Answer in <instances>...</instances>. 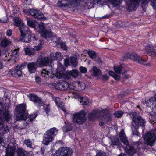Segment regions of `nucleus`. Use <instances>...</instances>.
<instances>
[{"label": "nucleus", "mask_w": 156, "mask_h": 156, "mask_svg": "<svg viewBox=\"0 0 156 156\" xmlns=\"http://www.w3.org/2000/svg\"><path fill=\"white\" fill-rule=\"evenodd\" d=\"M129 115L132 119L131 124L132 134L138 136L140 133L137 129L140 126H141L142 127L144 126L145 121L141 117L138 115L137 113L135 112L132 111L129 112Z\"/></svg>", "instance_id": "f257e3e1"}, {"label": "nucleus", "mask_w": 156, "mask_h": 156, "mask_svg": "<svg viewBox=\"0 0 156 156\" xmlns=\"http://www.w3.org/2000/svg\"><path fill=\"white\" fill-rule=\"evenodd\" d=\"M9 112L6 109L1 103L0 102V134L3 135L5 133L9 131L8 127L3 124V120L6 122L9 121Z\"/></svg>", "instance_id": "f03ea898"}, {"label": "nucleus", "mask_w": 156, "mask_h": 156, "mask_svg": "<svg viewBox=\"0 0 156 156\" xmlns=\"http://www.w3.org/2000/svg\"><path fill=\"white\" fill-rule=\"evenodd\" d=\"M51 61L48 57H40L38 58L36 62H31L29 63L27 67L30 72L31 73H34L36 71L38 66L42 67L47 65Z\"/></svg>", "instance_id": "7ed1b4c3"}, {"label": "nucleus", "mask_w": 156, "mask_h": 156, "mask_svg": "<svg viewBox=\"0 0 156 156\" xmlns=\"http://www.w3.org/2000/svg\"><path fill=\"white\" fill-rule=\"evenodd\" d=\"M16 119V121L25 120L27 119V112H26V105L21 104L17 106L15 109Z\"/></svg>", "instance_id": "20e7f679"}, {"label": "nucleus", "mask_w": 156, "mask_h": 156, "mask_svg": "<svg viewBox=\"0 0 156 156\" xmlns=\"http://www.w3.org/2000/svg\"><path fill=\"white\" fill-rule=\"evenodd\" d=\"M58 130L54 127L46 131L43 136V144L45 145L48 144L54 139V137L57 134Z\"/></svg>", "instance_id": "39448f33"}, {"label": "nucleus", "mask_w": 156, "mask_h": 156, "mask_svg": "<svg viewBox=\"0 0 156 156\" xmlns=\"http://www.w3.org/2000/svg\"><path fill=\"white\" fill-rule=\"evenodd\" d=\"M127 55V56L132 60L139 64L149 66L151 65L150 62H147V58L141 57L135 53H128Z\"/></svg>", "instance_id": "423d86ee"}, {"label": "nucleus", "mask_w": 156, "mask_h": 156, "mask_svg": "<svg viewBox=\"0 0 156 156\" xmlns=\"http://www.w3.org/2000/svg\"><path fill=\"white\" fill-rule=\"evenodd\" d=\"M156 140V129L153 131L147 132L144 137V142L147 145L152 146Z\"/></svg>", "instance_id": "0eeeda50"}, {"label": "nucleus", "mask_w": 156, "mask_h": 156, "mask_svg": "<svg viewBox=\"0 0 156 156\" xmlns=\"http://www.w3.org/2000/svg\"><path fill=\"white\" fill-rule=\"evenodd\" d=\"M120 138L122 142L127 146L125 148V150L126 153L129 156H133L136 152V149L133 146L128 145L129 142L126 136Z\"/></svg>", "instance_id": "6e6552de"}, {"label": "nucleus", "mask_w": 156, "mask_h": 156, "mask_svg": "<svg viewBox=\"0 0 156 156\" xmlns=\"http://www.w3.org/2000/svg\"><path fill=\"white\" fill-rule=\"evenodd\" d=\"M80 1L84 2L86 3H87V0H58L57 5L58 6L61 7H70L72 3L76 4Z\"/></svg>", "instance_id": "1a4fd4ad"}, {"label": "nucleus", "mask_w": 156, "mask_h": 156, "mask_svg": "<svg viewBox=\"0 0 156 156\" xmlns=\"http://www.w3.org/2000/svg\"><path fill=\"white\" fill-rule=\"evenodd\" d=\"M85 113L84 110H82L79 113H77L73 114L72 119L74 122L82 124L86 119Z\"/></svg>", "instance_id": "9d476101"}, {"label": "nucleus", "mask_w": 156, "mask_h": 156, "mask_svg": "<svg viewBox=\"0 0 156 156\" xmlns=\"http://www.w3.org/2000/svg\"><path fill=\"white\" fill-rule=\"evenodd\" d=\"M72 153L73 151L71 148L63 147L57 150L54 156H71Z\"/></svg>", "instance_id": "9b49d317"}, {"label": "nucleus", "mask_w": 156, "mask_h": 156, "mask_svg": "<svg viewBox=\"0 0 156 156\" xmlns=\"http://www.w3.org/2000/svg\"><path fill=\"white\" fill-rule=\"evenodd\" d=\"M25 11L26 12L29 13L34 18L38 20H41L44 17L43 14L40 11L34 9H29Z\"/></svg>", "instance_id": "f8f14e48"}, {"label": "nucleus", "mask_w": 156, "mask_h": 156, "mask_svg": "<svg viewBox=\"0 0 156 156\" xmlns=\"http://www.w3.org/2000/svg\"><path fill=\"white\" fill-rule=\"evenodd\" d=\"M102 114H99L98 117V119L99 121V125L101 126L104 125L105 123L110 121L111 119V115L105 113V110Z\"/></svg>", "instance_id": "ddd939ff"}, {"label": "nucleus", "mask_w": 156, "mask_h": 156, "mask_svg": "<svg viewBox=\"0 0 156 156\" xmlns=\"http://www.w3.org/2000/svg\"><path fill=\"white\" fill-rule=\"evenodd\" d=\"M69 87L68 83L65 81L57 83L55 85V88L59 90H64L67 89Z\"/></svg>", "instance_id": "4468645a"}, {"label": "nucleus", "mask_w": 156, "mask_h": 156, "mask_svg": "<svg viewBox=\"0 0 156 156\" xmlns=\"http://www.w3.org/2000/svg\"><path fill=\"white\" fill-rule=\"evenodd\" d=\"M41 76L44 78V79L48 80L49 78H52L54 76L51 71L46 69H43L41 71Z\"/></svg>", "instance_id": "2eb2a0df"}, {"label": "nucleus", "mask_w": 156, "mask_h": 156, "mask_svg": "<svg viewBox=\"0 0 156 156\" xmlns=\"http://www.w3.org/2000/svg\"><path fill=\"white\" fill-rule=\"evenodd\" d=\"M31 38L35 40H36L37 39L35 35L31 37L30 34H28V36H27L26 34H25L20 35L19 41L24 42L30 43L31 41Z\"/></svg>", "instance_id": "dca6fc26"}, {"label": "nucleus", "mask_w": 156, "mask_h": 156, "mask_svg": "<svg viewBox=\"0 0 156 156\" xmlns=\"http://www.w3.org/2000/svg\"><path fill=\"white\" fill-rule=\"evenodd\" d=\"M105 111V110L99 111L98 110H95L93 112L90 113L89 114V118L91 119H98V115L99 114H102Z\"/></svg>", "instance_id": "f3484780"}, {"label": "nucleus", "mask_w": 156, "mask_h": 156, "mask_svg": "<svg viewBox=\"0 0 156 156\" xmlns=\"http://www.w3.org/2000/svg\"><path fill=\"white\" fill-rule=\"evenodd\" d=\"M19 28L21 35L26 34V35L28 36V34L31 33L28 27L27 26L24 25V23L22 25L19 26Z\"/></svg>", "instance_id": "a211bd4d"}, {"label": "nucleus", "mask_w": 156, "mask_h": 156, "mask_svg": "<svg viewBox=\"0 0 156 156\" xmlns=\"http://www.w3.org/2000/svg\"><path fill=\"white\" fill-rule=\"evenodd\" d=\"M11 54L10 55V60L13 63L15 62L18 59V55L17 49H15L14 50H11Z\"/></svg>", "instance_id": "6ab92c4d"}, {"label": "nucleus", "mask_w": 156, "mask_h": 156, "mask_svg": "<svg viewBox=\"0 0 156 156\" xmlns=\"http://www.w3.org/2000/svg\"><path fill=\"white\" fill-rule=\"evenodd\" d=\"M18 156H34L30 153L27 152L22 148L17 149Z\"/></svg>", "instance_id": "aec40b11"}, {"label": "nucleus", "mask_w": 156, "mask_h": 156, "mask_svg": "<svg viewBox=\"0 0 156 156\" xmlns=\"http://www.w3.org/2000/svg\"><path fill=\"white\" fill-rule=\"evenodd\" d=\"M146 50L148 54L151 53L152 55H154L156 56V51H155L153 49L154 47L152 45L148 44L146 46Z\"/></svg>", "instance_id": "412c9836"}, {"label": "nucleus", "mask_w": 156, "mask_h": 156, "mask_svg": "<svg viewBox=\"0 0 156 156\" xmlns=\"http://www.w3.org/2000/svg\"><path fill=\"white\" fill-rule=\"evenodd\" d=\"M30 100L33 101L35 103H37L39 104L41 103V100L38 97L33 94H30L29 96Z\"/></svg>", "instance_id": "4be33fe9"}, {"label": "nucleus", "mask_w": 156, "mask_h": 156, "mask_svg": "<svg viewBox=\"0 0 156 156\" xmlns=\"http://www.w3.org/2000/svg\"><path fill=\"white\" fill-rule=\"evenodd\" d=\"M77 57L76 55L71 56L70 58V61L71 64L75 67L77 66L78 64Z\"/></svg>", "instance_id": "5701e85b"}, {"label": "nucleus", "mask_w": 156, "mask_h": 156, "mask_svg": "<svg viewBox=\"0 0 156 156\" xmlns=\"http://www.w3.org/2000/svg\"><path fill=\"white\" fill-rule=\"evenodd\" d=\"M51 56H53V59L57 60L58 61H60L63 58V56L62 55L61 53L56 52L54 54L51 53L50 55Z\"/></svg>", "instance_id": "b1692460"}, {"label": "nucleus", "mask_w": 156, "mask_h": 156, "mask_svg": "<svg viewBox=\"0 0 156 156\" xmlns=\"http://www.w3.org/2000/svg\"><path fill=\"white\" fill-rule=\"evenodd\" d=\"M92 70L93 72V75L94 76H100L102 74L101 71L95 66H93Z\"/></svg>", "instance_id": "393cba45"}, {"label": "nucleus", "mask_w": 156, "mask_h": 156, "mask_svg": "<svg viewBox=\"0 0 156 156\" xmlns=\"http://www.w3.org/2000/svg\"><path fill=\"white\" fill-rule=\"evenodd\" d=\"M11 140L13 142L11 143L12 145H10V156H14L16 149V144L14 141V139H12Z\"/></svg>", "instance_id": "a878e982"}, {"label": "nucleus", "mask_w": 156, "mask_h": 156, "mask_svg": "<svg viewBox=\"0 0 156 156\" xmlns=\"http://www.w3.org/2000/svg\"><path fill=\"white\" fill-rule=\"evenodd\" d=\"M41 36L45 39L51 37L52 36V33L50 31L45 30L41 33Z\"/></svg>", "instance_id": "bb28decb"}, {"label": "nucleus", "mask_w": 156, "mask_h": 156, "mask_svg": "<svg viewBox=\"0 0 156 156\" xmlns=\"http://www.w3.org/2000/svg\"><path fill=\"white\" fill-rule=\"evenodd\" d=\"M106 1L113 5L114 6L119 5L122 1V0H106Z\"/></svg>", "instance_id": "cd10ccee"}, {"label": "nucleus", "mask_w": 156, "mask_h": 156, "mask_svg": "<svg viewBox=\"0 0 156 156\" xmlns=\"http://www.w3.org/2000/svg\"><path fill=\"white\" fill-rule=\"evenodd\" d=\"M149 115V119L150 121V122L151 123H154L155 121L156 113L151 112L150 113Z\"/></svg>", "instance_id": "c85d7f7f"}, {"label": "nucleus", "mask_w": 156, "mask_h": 156, "mask_svg": "<svg viewBox=\"0 0 156 156\" xmlns=\"http://www.w3.org/2000/svg\"><path fill=\"white\" fill-rule=\"evenodd\" d=\"M75 84L76 86L78 87V89L80 91L84 90L85 88V85L82 83H81L78 81L76 82Z\"/></svg>", "instance_id": "c756f323"}, {"label": "nucleus", "mask_w": 156, "mask_h": 156, "mask_svg": "<svg viewBox=\"0 0 156 156\" xmlns=\"http://www.w3.org/2000/svg\"><path fill=\"white\" fill-rule=\"evenodd\" d=\"M13 20L15 22V25L18 26V27L21 25H22L23 24V23L22 22V21L20 18L18 17H14V18L13 19Z\"/></svg>", "instance_id": "7c9ffc66"}, {"label": "nucleus", "mask_w": 156, "mask_h": 156, "mask_svg": "<svg viewBox=\"0 0 156 156\" xmlns=\"http://www.w3.org/2000/svg\"><path fill=\"white\" fill-rule=\"evenodd\" d=\"M72 127L70 124L65 125L62 128V130L64 132L66 133L71 130Z\"/></svg>", "instance_id": "2f4dec72"}, {"label": "nucleus", "mask_w": 156, "mask_h": 156, "mask_svg": "<svg viewBox=\"0 0 156 156\" xmlns=\"http://www.w3.org/2000/svg\"><path fill=\"white\" fill-rule=\"evenodd\" d=\"M108 73L110 76L113 77L116 80H120L119 75H117L113 71H109Z\"/></svg>", "instance_id": "473e14b6"}, {"label": "nucleus", "mask_w": 156, "mask_h": 156, "mask_svg": "<svg viewBox=\"0 0 156 156\" xmlns=\"http://www.w3.org/2000/svg\"><path fill=\"white\" fill-rule=\"evenodd\" d=\"M64 74L63 71L61 70L57 69L56 72L55 76L58 79H60Z\"/></svg>", "instance_id": "72a5a7b5"}, {"label": "nucleus", "mask_w": 156, "mask_h": 156, "mask_svg": "<svg viewBox=\"0 0 156 156\" xmlns=\"http://www.w3.org/2000/svg\"><path fill=\"white\" fill-rule=\"evenodd\" d=\"M80 102L82 105H87L89 102L88 99L85 98L81 97L80 98Z\"/></svg>", "instance_id": "f704fd0d"}, {"label": "nucleus", "mask_w": 156, "mask_h": 156, "mask_svg": "<svg viewBox=\"0 0 156 156\" xmlns=\"http://www.w3.org/2000/svg\"><path fill=\"white\" fill-rule=\"evenodd\" d=\"M87 53L90 58L92 59H94L96 58V52L93 51H90L87 52Z\"/></svg>", "instance_id": "c9c22d12"}, {"label": "nucleus", "mask_w": 156, "mask_h": 156, "mask_svg": "<svg viewBox=\"0 0 156 156\" xmlns=\"http://www.w3.org/2000/svg\"><path fill=\"white\" fill-rule=\"evenodd\" d=\"M119 144V140L118 138L116 137H113L112 140V144L111 145H118Z\"/></svg>", "instance_id": "e433bc0d"}, {"label": "nucleus", "mask_w": 156, "mask_h": 156, "mask_svg": "<svg viewBox=\"0 0 156 156\" xmlns=\"http://www.w3.org/2000/svg\"><path fill=\"white\" fill-rule=\"evenodd\" d=\"M24 143L28 147L30 148H32V142L29 139H26L24 141Z\"/></svg>", "instance_id": "4c0bfd02"}, {"label": "nucleus", "mask_w": 156, "mask_h": 156, "mask_svg": "<svg viewBox=\"0 0 156 156\" xmlns=\"http://www.w3.org/2000/svg\"><path fill=\"white\" fill-rule=\"evenodd\" d=\"M122 69V68L121 66H120L118 67H114V70L115 72L118 74L117 75H119V76L121 73Z\"/></svg>", "instance_id": "58836bf2"}, {"label": "nucleus", "mask_w": 156, "mask_h": 156, "mask_svg": "<svg viewBox=\"0 0 156 156\" xmlns=\"http://www.w3.org/2000/svg\"><path fill=\"white\" fill-rule=\"evenodd\" d=\"M69 74L72 76L76 77L78 75V71L76 69H73L69 72Z\"/></svg>", "instance_id": "ea45409f"}, {"label": "nucleus", "mask_w": 156, "mask_h": 156, "mask_svg": "<svg viewBox=\"0 0 156 156\" xmlns=\"http://www.w3.org/2000/svg\"><path fill=\"white\" fill-rule=\"evenodd\" d=\"M9 41L8 40L5 39L2 41L1 43V45L2 46L5 47L9 44Z\"/></svg>", "instance_id": "a19ab883"}, {"label": "nucleus", "mask_w": 156, "mask_h": 156, "mask_svg": "<svg viewBox=\"0 0 156 156\" xmlns=\"http://www.w3.org/2000/svg\"><path fill=\"white\" fill-rule=\"evenodd\" d=\"M11 9L13 12V14L15 15V16L16 15V16L17 14V11H19L18 8L16 6H14L12 5L11 7H10V9Z\"/></svg>", "instance_id": "79ce46f5"}, {"label": "nucleus", "mask_w": 156, "mask_h": 156, "mask_svg": "<svg viewBox=\"0 0 156 156\" xmlns=\"http://www.w3.org/2000/svg\"><path fill=\"white\" fill-rule=\"evenodd\" d=\"M43 44V43L41 42L40 43H39L37 46H35L33 48V50L35 51H37L41 50L42 48Z\"/></svg>", "instance_id": "37998d69"}, {"label": "nucleus", "mask_w": 156, "mask_h": 156, "mask_svg": "<svg viewBox=\"0 0 156 156\" xmlns=\"http://www.w3.org/2000/svg\"><path fill=\"white\" fill-rule=\"evenodd\" d=\"M57 106L64 112H66V109L64 107V103L62 101L59 102V104Z\"/></svg>", "instance_id": "c03bdc74"}, {"label": "nucleus", "mask_w": 156, "mask_h": 156, "mask_svg": "<svg viewBox=\"0 0 156 156\" xmlns=\"http://www.w3.org/2000/svg\"><path fill=\"white\" fill-rule=\"evenodd\" d=\"M123 112L121 111H118L115 113L114 115L116 117L119 118L123 115Z\"/></svg>", "instance_id": "a18cd8bd"}, {"label": "nucleus", "mask_w": 156, "mask_h": 156, "mask_svg": "<svg viewBox=\"0 0 156 156\" xmlns=\"http://www.w3.org/2000/svg\"><path fill=\"white\" fill-rule=\"evenodd\" d=\"M27 25L32 27H35V24L32 21L30 20L28 18H27Z\"/></svg>", "instance_id": "49530a36"}, {"label": "nucleus", "mask_w": 156, "mask_h": 156, "mask_svg": "<svg viewBox=\"0 0 156 156\" xmlns=\"http://www.w3.org/2000/svg\"><path fill=\"white\" fill-rule=\"evenodd\" d=\"M14 73H15V75H16L19 77L21 76L22 75V72L21 70L20 69H17V68L14 70Z\"/></svg>", "instance_id": "de8ad7c7"}, {"label": "nucleus", "mask_w": 156, "mask_h": 156, "mask_svg": "<svg viewBox=\"0 0 156 156\" xmlns=\"http://www.w3.org/2000/svg\"><path fill=\"white\" fill-rule=\"evenodd\" d=\"M39 27L41 30L40 31L41 33L44 31L45 30L44 25V23H40L39 24Z\"/></svg>", "instance_id": "09e8293b"}, {"label": "nucleus", "mask_w": 156, "mask_h": 156, "mask_svg": "<svg viewBox=\"0 0 156 156\" xmlns=\"http://www.w3.org/2000/svg\"><path fill=\"white\" fill-rule=\"evenodd\" d=\"M36 116L37 115L35 114L30 115L29 116L27 115V118H28L29 119V120H30V121L31 122L35 119Z\"/></svg>", "instance_id": "8fccbe9b"}, {"label": "nucleus", "mask_w": 156, "mask_h": 156, "mask_svg": "<svg viewBox=\"0 0 156 156\" xmlns=\"http://www.w3.org/2000/svg\"><path fill=\"white\" fill-rule=\"evenodd\" d=\"M24 51L25 54L27 55L30 56L32 55V53L31 51H30V49L27 48H25Z\"/></svg>", "instance_id": "3c124183"}, {"label": "nucleus", "mask_w": 156, "mask_h": 156, "mask_svg": "<svg viewBox=\"0 0 156 156\" xmlns=\"http://www.w3.org/2000/svg\"><path fill=\"white\" fill-rule=\"evenodd\" d=\"M79 69L80 72L82 73H85L87 71V69L86 67L83 66L80 67Z\"/></svg>", "instance_id": "603ef678"}, {"label": "nucleus", "mask_w": 156, "mask_h": 156, "mask_svg": "<svg viewBox=\"0 0 156 156\" xmlns=\"http://www.w3.org/2000/svg\"><path fill=\"white\" fill-rule=\"evenodd\" d=\"M60 45L62 49L63 50H67V47L65 43L61 42L60 43Z\"/></svg>", "instance_id": "864d4df0"}, {"label": "nucleus", "mask_w": 156, "mask_h": 156, "mask_svg": "<svg viewBox=\"0 0 156 156\" xmlns=\"http://www.w3.org/2000/svg\"><path fill=\"white\" fill-rule=\"evenodd\" d=\"M25 66V65L24 64H23L20 65V66H16V68L17 69H20L21 70L23 69Z\"/></svg>", "instance_id": "5fc2aeb1"}, {"label": "nucleus", "mask_w": 156, "mask_h": 156, "mask_svg": "<svg viewBox=\"0 0 156 156\" xmlns=\"http://www.w3.org/2000/svg\"><path fill=\"white\" fill-rule=\"evenodd\" d=\"M96 156H106V154L105 153L100 151L97 153Z\"/></svg>", "instance_id": "6e6d98bb"}, {"label": "nucleus", "mask_w": 156, "mask_h": 156, "mask_svg": "<svg viewBox=\"0 0 156 156\" xmlns=\"http://www.w3.org/2000/svg\"><path fill=\"white\" fill-rule=\"evenodd\" d=\"M109 79V76L107 74H105L103 75L102 80L103 81H106Z\"/></svg>", "instance_id": "4d7b16f0"}, {"label": "nucleus", "mask_w": 156, "mask_h": 156, "mask_svg": "<svg viewBox=\"0 0 156 156\" xmlns=\"http://www.w3.org/2000/svg\"><path fill=\"white\" fill-rule=\"evenodd\" d=\"M5 18H3L0 20V21L2 22L3 23H5L7 22V21L8 20L7 17L6 16H5Z\"/></svg>", "instance_id": "13d9d810"}, {"label": "nucleus", "mask_w": 156, "mask_h": 156, "mask_svg": "<svg viewBox=\"0 0 156 156\" xmlns=\"http://www.w3.org/2000/svg\"><path fill=\"white\" fill-rule=\"evenodd\" d=\"M55 101L57 105L59 104V102H62V101L60 100L59 98L58 97H56L55 98Z\"/></svg>", "instance_id": "bf43d9fd"}, {"label": "nucleus", "mask_w": 156, "mask_h": 156, "mask_svg": "<svg viewBox=\"0 0 156 156\" xmlns=\"http://www.w3.org/2000/svg\"><path fill=\"white\" fill-rule=\"evenodd\" d=\"M125 136V135L124 133V130H122L119 133V137H122L123 136Z\"/></svg>", "instance_id": "052dcab7"}, {"label": "nucleus", "mask_w": 156, "mask_h": 156, "mask_svg": "<svg viewBox=\"0 0 156 156\" xmlns=\"http://www.w3.org/2000/svg\"><path fill=\"white\" fill-rule=\"evenodd\" d=\"M96 61L100 65L101 64L102 62L101 60L99 58H97Z\"/></svg>", "instance_id": "680f3d73"}, {"label": "nucleus", "mask_w": 156, "mask_h": 156, "mask_svg": "<svg viewBox=\"0 0 156 156\" xmlns=\"http://www.w3.org/2000/svg\"><path fill=\"white\" fill-rule=\"evenodd\" d=\"M25 3L27 5H30L31 3V0H24Z\"/></svg>", "instance_id": "e2e57ef3"}, {"label": "nucleus", "mask_w": 156, "mask_h": 156, "mask_svg": "<svg viewBox=\"0 0 156 156\" xmlns=\"http://www.w3.org/2000/svg\"><path fill=\"white\" fill-rule=\"evenodd\" d=\"M45 110L46 114H47V115H48V112H50V108L48 107H47V108H45Z\"/></svg>", "instance_id": "0e129e2a"}, {"label": "nucleus", "mask_w": 156, "mask_h": 156, "mask_svg": "<svg viewBox=\"0 0 156 156\" xmlns=\"http://www.w3.org/2000/svg\"><path fill=\"white\" fill-rule=\"evenodd\" d=\"M140 140V139L139 141L135 142V144L137 146H138L141 144H142V142Z\"/></svg>", "instance_id": "69168bd1"}, {"label": "nucleus", "mask_w": 156, "mask_h": 156, "mask_svg": "<svg viewBox=\"0 0 156 156\" xmlns=\"http://www.w3.org/2000/svg\"><path fill=\"white\" fill-rule=\"evenodd\" d=\"M35 80L37 82H38L41 81V78L39 77H36Z\"/></svg>", "instance_id": "338daca9"}, {"label": "nucleus", "mask_w": 156, "mask_h": 156, "mask_svg": "<svg viewBox=\"0 0 156 156\" xmlns=\"http://www.w3.org/2000/svg\"><path fill=\"white\" fill-rule=\"evenodd\" d=\"M5 156H10V153L8 152L7 149L6 151V154Z\"/></svg>", "instance_id": "774afa93"}]
</instances>
